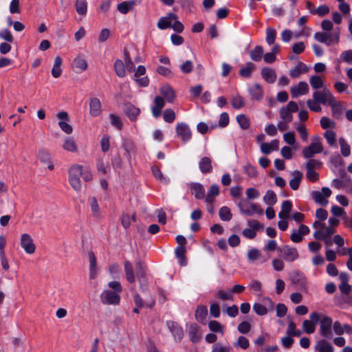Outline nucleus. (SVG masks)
Segmentation results:
<instances>
[{
    "instance_id": "1",
    "label": "nucleus",
    "mask_w": 352,
    "mask_h": 352,
    "mask_svg": "<svg viewBox=\"0 0 352 352\" xmlns=\"http://www.w3.org/2000/svg\"><path fill=\"white\" fill-rule=\"evenodd\" d=\"M109 288L111 290L104 289L100 294V301L104 305H118L120 301L119 294L122 287L120 282L114 280L108 283Z\"/></svg>"
},
{
    "instance_id": "2",
    "label": "nucleus",
    "mask_w": 352,
    "mask_h": 352,
    "mask_svg": "<svg viewBox=\"0 0 352 352\" xmlns=\"http://www.w3.org/2000/svg\"><path fill=\"white\" fill-rule=\"evenodd\" d=\"M157 25L160 30L172 28L173 30L178 33H181L184 30L183 24L177 20V15L173 12L168 13L166 16L161 17Z\"/></svg>"
},
{
    "instance_id": "3",
    "label": "nucleus",
    "mask_w": 352,
    "mask_h": 352,
    "mask_svg": "<svg viewBox=\"0 0 352 352\" xmlns=\"http://www.w3.org/2000/svg\"><path fill=\"white\" fill-rule=\"evenodd\" d=\"M82 174V166L78 164H74L68 170V180L72 188L79 192L82 189L80 176Z\"/></svg>"
},
{
    "instance_id": "4",
    "label": "nucleus",
    "mask_w": 352,
    "mask_h": 352,
    "mask_svg": "<svg viewBox=\"0 0 352 352\" xmlns=\"http://www.w3.org/2000/svg\"><path fill=\"white\" fill-rule=\"evenodd\" d=\"M313 98L321 104H328L333 109L340 108V104L337 102L335 97L327 88H323L321 91H316L313 94Z\"/></svg>"
},
{
    "instance_id": "5",
    "label": "nucleus",
    "mask_w": 352,
    "mask_h": 352,
    "mask_svg": "<svg viewBox=\"0 0 352 352\" xmlns=\"http://www.w3.org/2000/svg\"><path fill=\"white\" fill-rule=\"evenodd\" d=\"M323 151V146L321 138L319 135H314L311 138V143L303 148L302 153L305 158L312 157L315 154L320 153Z\"/></svg>"
},
{
    "instance_id": "6",
    "label": "nucleus",
    "mask_w": 352,
    "mask_h": 352,
    "mask_svg": "<svg viewBox=\"0 0 352 352\" xmlns=\"http://www.w3.org/2000/svg\"><path fill=\"white\" fill-rule=\"evenodd\" d=\"M20 245L28 254H33L36 252V245L32 236L23 233L20 237Z\"/></svg>"
},
{
    "instance_id": "7",
    "label": "nucleus",
    "mask_w": 352,
    "mask_h": 352,
    "mask_svg": "<svg viewBox=\"0 0 352 352\" xmlns=\"http://www.w3.org/2000/svg\"><path fill=\"white\" fill-rule=\"evenodd\" d=\"M331 195V190L327 187H323L321 191H313L311 192V197L314 201L322 206H325L328 204L327 198Z\"/></svg>"
},
{
    "instance_id": "8",
    "label": "nucleus",
    "mask_w": 352,
    "mask_h": 352,
    "mask_svg": "<svg viewBox=\"0 0 352 352\" xmlns=\"http://www.w3.org/2000/svg\"><path fill=\"white\" fill-rule=\"evenodd\" d=\"M298 105L295 102H289L286 107H284L280 110V116L283 121L287 122H292L293 119L292 113L298 111Z\"/></svg>"
},
{
    "instance_id": "9",
    "label": "nucleus",
    "mask_w": 352,
    "mask_h": 352,
    "mask_svg": "<svg viewBox=\"0 0 352 352\" xmlns=\"http://www.w3.org/2000/svg\"><path fill=\"white\" fill-rule=\"evenodd\" d=\"M320 320V315L316 312H313L310 314V320H305L302 322V329L307 334L314 333L316 329V324Z\"/></svg>"
},
{
    "instance_id": "10",
    "label": "nucleus",
    "mask_w": 352,
    "mask_h": 352,
    "mask_svg": "<svg viewBox=\"0 0 352 352\" xmlns=\"http://www.w3.org/2000/svg\"><path fill=\"white\" fill-rule=\"evenodd\" d=\"M56 116L59 120L58 126L60 129L67 135L71 134L73 132V127L68 123L69 121L68 113L66 111H60Z\"/></svg>"
},
{
    "instance_id": "11",
    "label": "nucleus",
    "mask_w": 352,
    "mask_h": 352,
    "mask_svg": "<svg viewBox=\"0 0 352 352\" xmlns=\"http://www.w3.org/2000/svg\"><path fill=\"white\" fill-rule=\"evenodd\" d=\"M263 302L265 305L260 303H254L253 310L259 316L266 315L268 311H272L274 309V302L270 298H265Z\"/></svg>"
},
{
    "instance_id": "12",
    "label": "nucleus",
    "mask_w": 352,
    "mask_h": 352,
    "mask_svg": "<svg viewBox=\"0 0 352 352\" xmlns=\"http://www.w3.org/2000/svg\"><path fill=\"white\" fill-rule=\"evenodd\" d=\"M278 251L282 254L283 258L289 262H292L298 259L299 255L296 248L288 245H283L278 248Z\"/></svg>"
},
{
    "instance_id": "13",
    "label": "nucleus",
    "mask_w": 352,
    "mask_h": 352,
    "mask_svg": "<svg viewBox=\"0 0 352 352\" xmlns=\"http://www.w3.org/2000/svg\"><path fill=\"white\" fill-rule=\"evenodd\" d=\"M37 157L42 164L47 165L49 170H52L54 168V166L52 160V155L48 149L45 148H40L38 150Z\"/></svg>"
},
{
    "instance_id": "14",
    "label": "nucleus",
    "mask_w": 352,
    "mask_h": 352,
    "mask_svg": "<svg viewBox=\"0 0 352 352\" xmlns=\"http://www.w3.org/2000/svg\"><path fill=\"white\" fill-rule=\"evenodd\" d=\"M245 204H247V201L245 199L241 200L238 204V206L240 208L241 212L243 214L250 216L254 213L258 214H261L263 213V210L258 205L251 203L250 204V208H245Z\"/></svg>"
},
{
    "instance_id": "15",
    "label": "nucleus",
    "mask_w": 352,
    "mask_h": 352,
    "mask_svg": "<svg viewBox=\"0 0 352 352\" xmlns=\"http://www.w3.org/2000/svg\"><path fill=\"white\" fill-rule=\"evenodd\" d=\"M176 133L178 137H179L182 141H188L192 136L190 129L188 124L184 122L178 123L175 128Z\"/></svg>"
},
{
    "instance_id": "16",
    "label": "nucleus",
    "mask_w": 352,
    "mask_h": 352,
    "mask_svg": "<svg viewBox=\"0 0 352 352\" xmlns=\"http://www.w3.org/2000/svg\"><path fill=\"white\" fill-rule=\"evenodd\" d=\"M333 320L331 318L328 316H324L320 320V334L325 338H330L332 336L331 334V325H332Z\"/></svg>"
},
{
    "instance_id": "17",
    "label": "nucleus",
    "mask_w": 352,
    "mask_h": 352,
    "mask_svg": "<svg viewBox=\"0 0 352 352\" xmlns=\"http://www.w3.org/2000/svg\"><path fill=\"white\" fill-rule=\"evenodd\" d=\"M72 67L76 72L80 73L87 70L88 64L82 56L78 55L74 59Z\"/></svg>"
},
{
    "instance_id": "18",
    "label": "nucleus",
    "mask_w": 352,
    "mask_h": 352,
    "mask_svg": "<svg viewBox=\"0 0 352 352\" xmlns=\"http://www.w3.org/2000/svg\"><path fill=\"white\" fill-rule=\"evenodd\" d=\"M309 92V86L307 82L301 81L297 85L291 87V94L293 98H297L300 95L307 94Z\"/></svg>"
},
{
    "instance_id": "19",
    "label": "nucleus",
    "mask_w": 352,
    "mask_h": 352,
    "mask_svg": "<svg viewBox=\"0 0 352 352\" xmlns=\"http://www.w3.org/2000/svg\"><path fill=\"white\" fill-rule=\"evenodd\" d=\"M134 302L135 306L138 307L151 309L155 305V300L153 296H151L148 300L144 301L140 294H136L134 296Z\"/></svg>"
},
{
    "instance_id": "20",
    "label": "nucleus",
    "mask_w": 352,
    "mask_h": 352,
    "mask_svg": "<svg viewBox=\"0 0 352 352\" xmlns=\"http://www.w3.org/2000/svg\"><path fill=\"white\" fill-rule=\"evenodd\" d=\"M89 261V278L91 280L95 279L98 275V267L96 257L93 251L88 252Z\"/></svg>"
},
{
    "instance_id": "21",
    "label": "nucleus",
    "mask_w": 352,
    "mask_h": 352,
    "mask_svg": "<svg viewBox=\"0 0 352 352\" xmlns=\"http://www.w3.org/2000/svg\"><path fill=\"white\" fill-rule=\"evenodd\" d=\"M188 335L192 342H198L202 336L199 327L197 324H191L189 327Z\"/></svg>"
},
{
    "instance_id": "22",
    "label": "nucleus",
    "mask_w": 352,
    "mask_h": 352,
    "mask_svg": "<svg viewBox=\"0 0 352 352\" xmlns=\"http://www.w3.org/2000/svg\"><path fill=\"white\" fill-rule=\"evenodd\" d=\"M102 111V105L100 100L97 98H92L89 102V113L94 117L98 116Z\"/></svg>"
},
{
    "instance_id": "23",
    "label": "nucleus",
    "mask_w": 352,
    "mask_h": 352,
    "mask_svg": "<svg viewBox=\"0 0 352 352\" xmlns=\"http://www.w3.org/2000/svg\"><path fill=\"white\" fill-rule=\"evenodd\" d=\"M335 232V229L331 226L327 228L324 227L322 230H316L313 235L316 239L324 240L333 234Z\"/></svg>"
},
{
    "instance_id": "24",
    "label": "nucleus",
    "mask_w": 352,
    "mask_h": 352,
    "mask_svg": "<svg viewBox=\"0 0 352 352\" xmlns=\"http://www.w3.org/2000/svg\"><path fill=\"white\" fill-rule=\"evenodd\" d=\"M63 148L64 150L71 153H77L78 151L77 143L74 138L72 136L67 137L64 139Z\"/></svg>"
},
{
    "instance_id": "25",
    "label": "nucleus",
    "mask_w": 352,
    "mask_h": 352,
    "mask_svg": "<svg viewBox=\"0 0 352 352\" xmlns=\"http://www.w3.org/2000/svg\"><path fill=\"white\" fill-rule=\"evenodd\" d=\"M165 102L161 96H156L154 99V105L152 107V113L154 117L157 118L161 114V111L164 107Z\"/></svg>"
},
{
    "instance_id": "26",
    "label": "nucleus",
    "mask_w": 352,
    "mask_h": 352,
    "mask_svg": "<svg viewBox=\"0 0 352 352\" xmlns=\"http://www.w3.org/2000/svg\"><path fill=\"white\" fill-rule=\"evenodd\" d=\"M292 175L293 177L289 181V186L292 190H296L302 179V173L299 170H294L292 173Z\"/></svg>"
},
{
    "instance_id": "27",
    "label": "nucleus",
    "mask_w": 352,
    "mask_h": 352,
    "mask_svg": "<svg viewBox=\"0 0 352 352\" xmlns=\"http://www.w3.org/2000/svg\"><path fill=\"white\" fill-rule=\"evenodd\" d=\"M199 167L201 173H209L212 170V160L208 157H202L199 162Z\"/></svg>"
},
{
    "instance_id": "28",
    "label": "nucleus",
    "mask_w": 352,
    "mask_h": 352,
    "mask_svg": "<svg viewBox=\"0 0 352 352\" xmlns=\"http://www.w3.org/2000/svg\"><path fill=\"white\" fill-rule=\"evenodd\" d=\"M167 326L173 333L175 337L177 338L178 340L182 339L184 335L183 330L177 322L174 321H168L167 322Z\"/></svg>"
},
{
    "instance_id": "29",
    "label": "nucleus",
    "mask_w": 352,
    "mask_h": 352,
    "mask_svg": "<svg viewBox=\"0 0 352 352\" xmlns=\"http://www.w3.org/2000/svg\"><path fill=\"white\" fill-rule=\"evenodd\" d=\"M89 202L92 215L96 218H100L102 212L97 199L95 197H89Z\"/></svg>"
},
{
    "instance_id": "30",
    "label": "nucleus",
    "mask_w": 352,
    "mask_h": 352,
    "mask_svg": "<svg viewBox=\"0 0 352 352\" xmlns=\"http://www.w3.org/2000/svg\"><path fill=\"white\" fill-rule=\"evenodd\" d=\"M125 114L131 120H135L137 116L140 114V110L131 104H126L124 109Z\"/></svg>"
},
{
    "instance_id": "31",
    "label": "nucleus",
    "mask_w": 352,
    "mask_h": 352,
    "mask_svg": "<svg viewBox=\"0 0 352 352\" xmlns=\"http://www.w3.org/2000/svg\"><path fill=\"white\" fill-rule=\"evenodd\" d=\"M263 78L269 83H273L276 79V74L274 69L269 67H264L261 70Z\"/></svg>"
},
{
    "instance_id": "32",
    "label": "nucleus",
    "mask_w": 352,
    "mask_h": 352,
    "mask_svg": "<svg viewBox=\"0 0 352 352\" xmlns=\"http://www.w3.org/2000/svg\"><path fill=\"white\" fill-rule=\"evenodd\" d=\"M63 63V60L60 56H57L54 58V65L52 69V75L54 78H58L62 74L61 65Z\"/></svg>"
},
{
    "instance_id": "33",
    "label": "nucleus",
    "mask_w": 352,
    "mask_h": 352,
    "mask_svg": "<svg viewBox=\"0 0 352 352\" xmlns=\"http://www.w3.org/2000/svg\"><path fill=\"white\" fill-rule=\"evenodd\" d=\"M316 351L318 352H333V347L327 340H321L317 342Z\"/></svg>"
},
{
    "instance_id": "34",
    "label": "nucleus",
    "mask_w": 352,
    "mask_h": 352,
    "mask_svg": "<svg viewBox=\"0 0 352 352\" xmlns=\"http://www.w3.org/2000/svg\"><path fill=\"white\" fill-rule=\"evenodd\" d=\"M190 188L192 191V194L198 199H204L205 197V190L204 186L198 183H192L190 184Z\"/></svg>"
},
{
    "instance_id": "35",
    "label": "nucleus",
    "mask_w": 352,
    "mask_h": 352,
    "mask_svg": "<svg viewBox=\"0 0 352 352\" xmlns=\"http://www.w3.org/2000/svg\"><path fill=\"white\" fill-rule=\"evenodd\" d=\"M333 330L336 334L340 336L346 332V333H352V328L349 324L342 325L340 322L336 321L333 324Z\"/></svg>"
},
{
    "instance_id": "36",
    "label": "nucleus",
    "mask_w": 352,
    "mask_h": 352,
    "mask_svg": "<svg viewBox=\"0 0 352 352\" xmlns=\"http://www.w3.org/2000/svg\"><path fill=\"white\" fill-rule=\"evenodd\" d=\"M124 272L127 281L130 283H134L135 281V276L133 268L131 263L128 261L124 262Z\"/></svg>"
},
{
    "instance_id": "37",
    "label": "nucleus",
    "mask_w": 352,
    "mask_h": 352,
    "mask_svg": "<svg viewBox=\"0 0 352 352\" xmlns=\"http://www.w3.org/2000/svg\"><path fill=\"white\" fill-rule=\"evenodd\" d=\"M292 204L289 200L284 201L281 205V210L278 213V217L282 219H285L289 217V214L292 210Z\"/></svg>"
},
{
    "instance_id": "38",
    "label": "nucleus",
    "mask_w": 352,
    "mask_h": 352,
    "mask_svg": "<svg viewBox=\"0 0 352 352\" xmlns=\"http://www.w3.org/2000/svg\"><path fill=\"white\" fill-rule=\"evenodd\" d=\"M208 315L207 307L204 305L197 307L195 311V318L201 323H205L206 316Z\"/></svg>"
},
{
    "instance_id": "39",
    "label": "nucleus",
    "mask_w": 352,
    "mask_h": 352,
    "mask_svg": "<svg viewBox=\"0 0 352 352\" xmlns=\"http://www.w3.org/2000/svg\"><path fill=\"white\" fill-rule=\"evenodd\" d=\"M135 5V2L134 1H123L118 5L117 8L120 13L124 14L132 10Z\"/></svg>"
},
{
    "instance_id": "40",
    "label": "nucleus",
    "mask_w": 352,
    "mask_h": 352,
    "mask_svg": "<svg viewBox=\"0 0 352 352\" xmlns=\"http://www.w3.org/2000/svg\"><path fill=\"white\" fill-rule=\"evenodd\" d=\"M307 71L308 68L307 66L302 63H299L296 67L290 70L289 74L292 78H298L301 74L307 72Z\"/></svg>"
},
{
    "instance_id": "41",
    "label": "nucleus",
    "mask_w": 352,
    "mask_h": 352,
    "mask_svg": "<svg viewBox=\"0 0 352 352\" xmlns=\"http://www.w3.org/2000/svg\"><path fill=\"white\" fill-rule=\"evenodd\" d=\"M219 194V186L216 184L212 185L206 195V201L208 204H212L214 201L215 197H217Z\"/></svg>"
},
{
    "instance_id": "42",
    "label": "nucleus",
    "mask_w": 352,
    "mask_h": 352,
    "mask_svg": "<svg viewBox=\"0 0 352 352\" xmlns=\"http://www.w3.org/2000/svg\"><path fill=\"white\" fill-rule=\"evenodd\" d=\"M160 92L170 102H172L175 97L173 89L169 85L162 87Z\"/></svg>"
},
{
    "instance_id": "43",
    "label": "nucleus",
    "mask_w": 352,
    "mask_h": 352,
    "mask_svg": "<svg viewBox=\"0 0 352 352\" xmlns=\"http://www.w3.org/2000/svg\"><path fill=\"white\" fill-rule=\"evenodd\" d=\"M114 69L116 75L120 78H123L126 75V69L124 63L121 60H116L114 63Z\"/></svg>"
},
{
    "instance_id": "44",
    "label": "nucleus",
    "mask_w": 352,
    "mask_h": 352,
    "mask_svg": "<svg viewBox=\"0 0 352 352\" xmlns=\"http://www.w3.org/2000/svg\"><path fill=\"white\" fill-rule=\"evenodd\" d=\"M75 8L76 12L82 16H85L87 12V2L86 0H76Z\"/></svg>"
},
{
    "instance_id": "45",
    "label": "nucleus",
    "mask_w": 352,
    "mask_h": 352,
    "mask_svg": "<svg viewBox=\"0 0 352 352\" xmlns=\"http://www.w3.org/2000/svg\"><path fill=\"white\" fill-rule=\"evenodd\" d=\"M263 47L258 45L255 47L250 52V56L252 60L254 61L258 62L260 61L262 58L263 54Z\"/></svg>"
},
{
    "instance_id": "46",
    "label": "nucleus",
    "mask_w": 352,
    "mask_h": 352,
    "mask_svg": "<svg viewBox=\"0 0 352 352\" xmlns=\"http://www.w3.org/2000/svg\"><path fill=\"white\" fill-rule=\"evenodd\" d=\"M209 329L214 333H219L221 335L223 334L224 327L218 321L211 320L208 323Z\"/></svg>"
},
{
    "instance_id": "47",
    "label": "nucleus",
    "mask_w": 352,
    "mask_h": 352,
    "mask_svg": "<svg viewBox=\"0 0 352 352\" xmlns=\"http://www.w3.org/2000/svg\"><path fill=\"white\" fill-rule=\"evenodd\" d=\"M237 122L243 129H248L250 126V119L244 114L238 115L236 118Z\"/></svg>"
},
{
    "instance_id": "48",
    "label": "nucleus",
    "mask_w": 352,
    "mask_h": 352,
    "mask_svg": "<svg viewBox=\"0 0 352 352\" xmlns=\"http://www.w3.org/2000/svg\"><path fill=\"white\" fill-rule=\"evenodd\" d=\"M219 214L220 219L224 221H229L232 217L230 210L227 206H223L221 208L219 212Z\"/></svg>"
},
{
    "instance_id": "49",
    "label": "nucleus",
    "mask_w": 352,
    "mask_h": 352,
    "mask_svg": "<svg viewBox=\"0 0 352 352\" xmlns=\"http://www.w3.org/2000/svg\"><path fill=\"white\" fill-rule=\"evenodd\" d=\"M339 144L340 146L341 153L344 157H348L351 154V148L348 143L343 138H339Z\"/></svg>"
},
{
    "instance_id": "50",
    "label": "nucleus",
    "mask_w": 352,
    "mask_h": 352,
    "mask_svg": "<svg viewBox=\"0 0 352 352\" xmlns=\"http://www.w3.org/2000/svg\"><path fill=\"white\" fill-rule=\"evenodd\" d=\"M309 82L311 86L314 89L322 88L324 82L322 78L318 76H312L309 78Z\"/></svg>"
},
{
    "instance_id": "51",
    "label": "nucleus",
    "mask_w": 352,
    "mask_h": 352,
    "mask_svg": "<svg viewBox=\"0 0 352 352\" xmlns=\"http://www.w3.org/2000/svg\"><path fill=\"white\" fill-rule=\"evenodd\" d=\"M186 248L185 247H177L175 250V254H176V256L179 258V263L181 265H186V257H185V254H186Z\"/></svg>"
},
{
    "instance_id": "52",
    "label": "nucleus",
    "mask_w": 352,
    "mask_h": 352,
    "mask_svg": "<svg viewBox=\"0 0 352 352\" xmlns=\"http://www.w3.org/2000/svg\"><path fill=\"white\" fill-rule=\"evenodd\" d=\"M254 69V65L252 63H248L244 67H242L239 71V74L245 78L250 76L252 71Z\"/></svg>"
},
{
    "instance_id": "53",
    "label": "nucleus",
    "mask_w": 352,
    "mask_h": 352,
    "mask_svg": "<svg viewBox=\"0 0 352 352\" xmlns=\"http://www.w3.org/2000/svg\"><path fill=\"white\" fill-rule=\"evenodd\" d=\"M276 195L272 190H267L263 197V201L268 205L272 206L276 202Z\"/></svg>"
},
{
    "instance_id": "54",
    "label": "nucleus",
    "mask_w": 352,
    "mask_h": 352,
    "mask_svg": "<svg viewBox=\"0 0 352 352\" xmlns=\"http://www.w3.org/2000/svg\"><path fill=\"white\" fill-rule=\"evenodd\" d=\"M276 37V30L272 28H267L266 30V42L268 45L274 43Z\"/></svg>"
},
{
    "instance_id": "55",
    "label": "nucleus",
    "mask_w": 352,
    "mask_h": 352,
    "mask_svg": "<svg viewBox=\"0 0 352 352\" xmlns=\"http://www.w3.org/2000/svg\"><path fill=\"white\" fill-rule=\"evenodd\" d=\"M217 296L221 299V300H233L232 292L231 289L224 291L223 289H219L217 292Z\"/></svg>"
},
{
    "instance_id": "56",
    "label": "nucleus",
    "mask_w": 352,
    "mask_h": 352,
    "mask_svg": "<svg viewBox=\"0 0 352 352\" xmlns=\"http://www.w3.org/2000/svg\"><path fill=\"white\" fill-rule=\"evenodd\" d=\"M252 97L254 99L259 100L263 95L261 86L258 84L254 85L250 89Z\"/></svg>"
},
{
    "instance_id": "57",
    "label": "nucleus",
    "mask_w": 352,
    "mask_h": 352,
    "mask_svg": "<svg viewBox=\"0 0 352 352\" xmlns=\"http://www.w3.org/2000/svg\"><path fill=\"white\" fill-rule=\"evenodd\" d=\"M339 31L333 33H327L326 45H331L339 43Z\"/></svg>"
},
{
    "instance_id": "58",
    "label": "nucleus",
    "mask_w": 352,
    "mask_h": 352,
    "mask_svg": "<svg viewBox=\"0 0 352 352\" xmlns=\"http://www.w3.org/2000/svg\"><path fill=\"white\" fill-rule=\"evenodd\" d=\"M135 221V214H132L131 216L129 214H123L121 217V223L122 225L125 228H128L131 224V222Z\"/></svg>"
},
{
    "instance_id": "59",
    "label": "nucleus",
    "mask_w": 352,
    "mask_h": 352,
    "mask_svg": "<svg viewBox=\"0 0 352 352\" xmlns=\"http://www.w3.org/2000/svg\"><path fill=\"white\" fill-rule=\"evenodd\" d=\"M231 105L234 109H241L245 105L244 99L241 96L236 95L232 98Z\"/></svg>"
},
{
    "instance_id": "60",
    "label": "nucleus",
    "mask_w": 352,
    "mask_h": 352,
    "mask_svg": "<svg viewBox=\"0 0 352 352\" xmlns=\"http://www.w3.org/2000/svg\"><path fill=\"white\" fill-rule=\"evenodd\" d=\"M152 173L157 179H158L161 182H163L164 184H168L167 179L165 177H164L162 173L157 166L152 167Z\"/></svg>"
},
{
    "instance_id": "61",
    "label": "nucleus",
    "mask_w": 352,
    "mask_h": 352,
    "mask_svg": "<svg viewBox=\"0 0 352 352\" xmlns=\"http://www.w3.org/2000/svg\"><path fill=\"white\" fill-rule=\"evenodd\" d=\"M307 104L311 111L314 112H320L322 111V108L320 105V102L316 101V100L309 99L307 100Z\"/></svg>"
},
{
    "instance_id": "62",
    "label": "nucleus",
    "mask_w": 352,
    "mask_h": 352,
    "mask_svg": "<svg viewBox=\"0 0 352 352\" xmlns=\"http://www.w3.org/2000/svg\"><path fill=\"white\" fill-rule=\"evenodd\" d=\"M164 120L171 123L175 120V113L171 109H166L163 113Z\"/></svg>"
},
{
    "instance_id": "63",
    "label": "nucleus",
    "mask_w": 352,
    "mask_h": 352,
    "mask_svg": "<svg viewBox=\"0 0 352 352\" xmlns=\"http://www.w3.org/2000/svg\"><path fill=\"white\" fill-rule=\"evenodd\" d=\"M247 256L250 261L254 262L260 258L261 252L256 248H252L248 252Z\"/></svg>"
},
{
    "instance_id": "64",
    "label": "nucleus",
    "mask_w": 352,
    "mask_h": 352,
    "mask_svg": "<svg viewBox=\"0 0 352 352\" xmlns=\"http://www.w3.org/2000/svg\"><path fill=\"white\" fill-rule=\"evenodd\" d=\"M340 60L346 63L352 64V50L342 52L340 54Z\"/></svg>"
}]
</instances>
